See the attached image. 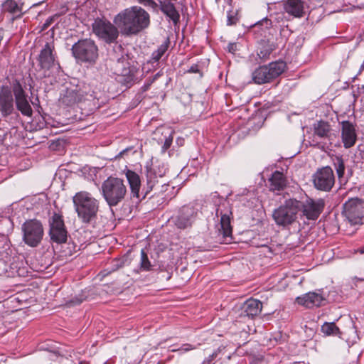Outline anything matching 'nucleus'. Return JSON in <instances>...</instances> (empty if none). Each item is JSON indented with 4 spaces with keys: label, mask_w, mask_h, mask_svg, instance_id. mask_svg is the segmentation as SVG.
I'll list each match as a JSON object with an SVG mask.
<instances>
[{
    "label": "nucleus",
    "mask_w": 364,
    "mask_h": 364,
    "mask_svg": "<svg viewBox=\"0 0 364 364\" xmlns=\"http://www.w3.org/2000/svg\"><path fill=\"white\" fill-rule=\"evenodd\" d=\"M114 23L124 35H135L147 28L150 23L149 14L139 6H132L118 14Z\"/></svg>",
    "instance_id": "obj_1"
},
{
    "label": "nucleus",
    "mask_w": 364,
    "mask_h": 364,
    "mask_svg": "<svg viewBox=\"0 0 364 364\" xmlns=\"http://www.w3.org/2000/svg\"><path fill=\"white\" fill-rule=\"evenodd\" d=\"M73 203L78 218L82 223H88L96 218L99 201L91 193L80 191L73 196Z\"/></svg>",
    "instance_id": "obj_2"
},
{
    "label": "nucleus",
    "mask_w": 364,
    "mask_h": 364,
    "mask_svg": "<svg viewBox=\"0 0 364 364\" xmlns=\"http://www.w3.org/2000/svg\"><path fill=\"white\" fill-rule=\"evenodd\" d=\"M102 196L109 206H116L127 195V186L122 179L109 177L102 184Z\"/></svg>",
    "instance_id": "obj_3"
},
{
    "label": "nucleus",
    "mask_w": 364,
    "mask_h": 364,
    "mask_svg": "<svg viewBox=\"0 0 364 364\" xmlns=\"http://www.w3.org/2000/svg\"><path fill=\"white\" fill-rule=\"evenodd\" d=\"M299 205L298 200L295 198L286 200L272 213V217L276 224L283 227L292 224L297 218Z\"/></svg>",
    "instance_id": "obj_4"
},
{
    "label": "nucleus",
    "mask_w": 364,
    "mask_h": 364,
    "mask_svg": "<svg viewBox=\"0 0 364 364\" xmlns=\"http://www.w3.org/2000/svg\"><path fill=\"white\" fill-rule=\"evenodd\" d=\"M285 68L286 64L283 61L272 62L267 65L259 66L252 73V80L258 85L270 82L279 77Z\"/></svg>",
    "instance_id": "obj_5"
},
{
    "label": "nucleus",
    "mask_w": 364,
    "mask_h": 364,
    "mask_svg": "<svg viewBox=\"0 0 364 364\" xmlns=\"http://www.w3.org/2000/svg\"><path fill=\"white\" fill-rule=\"evenodd\" d=\"M73 56L81 62L95 63L98 58V48L91 39L80 40L72 47Z\"/></svg>",
    "instance_id": "obj_6"
},
{
    "label": "nucleus",
    "mask_w": 364,
    "mask_h": 364,
    "mask_svg": "<svg viewBox=\"0 0 364 364\" xmlns=\"http://www.w3.org/2000/svg\"><path fill=\"white\" fill-rule=\"evenodd\" d=\"M53 50V44L46 43L38 55L37 65L35 66V70L41 78L48 76L49 70L56 64Z\"/></svg>",
    "instance_id": "obj_7"
},
{
    "label": "nucleus",
    "mask_w": 364,
    "mask_h": 364,
    "mask_svg": "<svg viewBox=\"0 0 364 364\" xmlns=\"http://www.w3.org/2000/svg\"><path fill=\"white\" fill-rule=\"evenodd\" d=\"M124 172L127 181L129 184L131 198L137 200V202L144 198L145 196L148 193V192L150 191L155 186V173L153 172L152 171H150L147 173V186L149 190L146 191L145 195L141 198V180L139 174L129 169L126 170Z\"/></svg>",
    "instance_id": "obj_8"
},
{
    "label": "nucleus",
    "mask_w": 364,
    "mask_h": 364,
    "mask_svg": "<svg viewBox=\"0 0 364 364\" xmlns=\"http://www.w3.org/2000/svg\"><path fill=\"white\" fill-rule=\"evenodd\" d=\"M23 240L30 247H37L44 234L42 223L38 220H28L22 225Z\"/></svg>",
    "instance_id": "obj_9"
},
{
    "label": "nucleus",
    "mask_w": 364,
    "mask_h": 364,
    "mask_svg": "<svg viewBox=\"0 0 364 364\" xmlns=\"http://www.w3.org/2000/svg\"><path fill=\"white\" fill-rule=\"evenodd\" d=\"M343 214L351 224L360 223L364 215V201L358 198L349 199L343 205Z\"/></svg>",
    "instance_id": "obj_10"
},
{
    "label": "nucleus",
    "mask_w": 364,
    "mask_h": 364,
    "mask_svg": "<svg viewBox=\"0 0 364 364\" xmlns=\"http://www.w3.org/2000/svg\"><path fill=\"white\" fill-rule=\"evenodd\" d=\"M48 223L50 226L49 235L50 240L58 244L66 242L68 231L66 230L63 216L55 213L49 218Z\"/></svg>",
    "instance_id": "obj_11"
},
{
    "label": "nucleus",
    "mask_w": 364,
    "mask_h": 364,
    "mask_svg": "<svg viewBox=\"0 0 364 364\" xmlns=\"http://www.w3.org/2000/svg\"><path fill=\"white\" fill-rule=\"evenodd\" d=\"M218 216H220V228L218 235H222L223 242H230L232 240V227L230 225V216L232 212L230 210L228 203L221 204L216 210Z\"/></svg>",
    "instance_id": "obj_12"
},
{
    "label": "nucleus",
    "mask_w": 364,
    "mask_h": 364,
    "mask_svg": "<svg viewBox=\"0 0 364 364\" xmlns=\"http://www.w3.org/2000/svg\"><path fill=\"white\" fill-rule=\"evenodd\" d=\"M94 33L107 43L114 41L118 37L117 28L109 21L96 19L92 23Z\"/></svg>",
    "instance_id": "obj_13"
},
{
    "label": "nucleus",
    "mask_w": 364,
    "mask_h": 364,
    "mask_svg": "<svg viewBox=\"0 0 364 364\" xmlns=\"http://www.w3.org/2000/svg\"><path fill=\"white\" fill-rule=\"evenodd\" d=\"M12 92L15 97V105L21 113L27 117H31L33 110L28 100V96L19 81L15 80L12 85Z\"/></svg>",
    "instance_id": "obj_14"
},
{
    "label": "nucleus",
    "mask_w": 364,
    "mask_h": 364,
    "mask_svg": "<svg viewBox=\"0 0 364 364\" xmlns=\"http://www.w3.org/2000/svg\"><path fill=\"white\" fill-rule=\"evenodd\" d=\"M298 203L299 212L301 210L303 215L309 220L317 219L324 208V201L322 199L314 200L306 197L304 200H298Z\"/></svg>",
    "instance_id": "obj_15"
},
{
    "label": "nucleus",
    "mask_w": 364,
    "mask_h": 364,
    "mask_svg": "<svg viewBox=\"0 0 364 364\" xmlns=\"http://www.w3.org/2000/svg\"><path fill=\"white\" fill-rule=\"evenodd\" d=\"M114 73L123 77L120 80L126 85H131L134 80V68L130 66L127 55H122L114 63Z\"/></svg>",
    "instance_id": "obj_16"
},
{
    "label": "nucleus",
    "mask_w": 364,
    "mask_h": 364,
    "mask_svg": "<svg viewBox=\"0 0 364 364\" xmlns=\"http://www.w3.org/2000/svg\"><path fill=\"white\" fill-rule=\"evenodd\" d=\"M313 181L317 189L323 191H329L335 182L333 170L329 166H326L318 170L314 175Z\"/></svg>",
    "instance_id": "obj_17"
},
{
    "label": "nucleus",
    "mask_w": 364,
    "mask_h": 364,
    "mask_svg": "<svg viewBox=\"0 0 364 364\" xmlns=\"http://www.w3.org/2000/svg\"><path fill=\"white\" fill-rule=\"evenodd\" d=\"M12 87L3 85L0 89V112L4 117L11 115L14 111V100Z\"/></svg>",
    "instance_id": "obj_18"
},
{
    "label": "nucleus",
    "mask_w": 364,
    "mask_h": 364,
    "mask_svg": "<svg viewBox=\"0 0 364 364\" xmlns=\"http://www.w3.org/2000/svg\"><path fill=\"white\" fill-rule=\"evenodd\" d=\"M87 94L86 90H82L78 85L68 87L61 96V102L67 106H73L82 100Z\"/></svg>",
    "instance_id": "obj_19"
},
{
    "label": "nucleus",
    "mask_w": 364,
    "mask_h": 364,
    "mask_svg": "<svg viewBox=\"0 0 364 364\" xmlns=\"http://www.w3.org/2000/svg\"><path fill=\"white\" fill-rule=\"evenodd\" d=\"M296 301L299 304L311 309L322 306L325 302V298L318 292L310 291L298 296Z\"/></svg>",
    "instance_id": "obj_20"
},
{
    "label": "nucleus",
    "mask_w": 364,
    "mask_h": 364,
    "mask_svg": "<svg viewBox=\"0 0 364 364\" xmlns=\"http://www.w3.org/2000/svg\"><path fill=\"white\" fill-rule=\"evenodd\" d=\"M341 137L344 147L346 149L352 147L355 144L357 139L355 129L353 124L348 121L342 122Z\"/></svg>",
    "instance_id": "obj_21"
},
{
    "label": "nucleus",
    "mask_w": 364,
    "mask_h": 364,
    "mask_svg": "<svg viewBox=\"0 0 364 364\" xmlns=\"http://www.w3.org/2000/svg\"><path fill=\"white\" fill-rule=\"evenodd\" d=\"M314 127V136L311 141V144L316 146L319 144L317 138L319 139H327L329 137L331 132L330 124L323 120L316 122L313 125Z\"/></svg>",
    "instance_id": "obj_22"
},
{
    "label": "nucleus",
    "mask_w": 364,
    "mask_h": 364,
    "mask_svg": "<svg viewBox=\"0 0 364 364\" xmlns=\"http://www.w3.org/2000/svg\"><path fill=\"white\" fill-rule=\"evenodd\" d=\"M283 9L288 14L300 18L304 14V4L301 0H284Z\"/></svg>",
    "instance_id": "obj_23"
},
{
    "label": "nucleus",
    "mask_w": 364,
    "mask_h": 364,
    "mask_svg": "<svg viewBox=\"0 0 364 364\" xmlns=\"http://www.w3.org/2000/svg\"><path fill=\"white\" fill-rule=\"evenodd\" d=\"M194 210L189 206H183L180 210L179 215L176 219V225L181 229L186 228L191 225L194 215Z\"/></svg>",
    "instance_id": "obj_24"
},
{
    "label": "nucleus",
    "mask_w": 364,
    "mask_h": 364,
    "mask_svg": "<svg viewBox=\"0 0 364 364\" xmlns=\"http://www.w3.org/2000/svg\"><path fill=\"white\" fill-rule=\"evenodd\" d=\"M262 309V304L260 301L255 299L247 300L243 304V311L246 316L254 317L258 315Z\"/></svg>",
    "instance_id": "obj_25"
},
{
    "label": "nucleus",
    "mask_w": 364,
    "mask_h": 364,
    "mask_svg": "<svg viewBox=\"0 0 364 364\" xmlns=\"http://www.w3.org/2000/svg\"><path fill=\"white\" fill-rule=\"evenodd\" d=\"M269 188L272 191L283 190L287 186V180L282 172L274 171L269 179Z\"/></svg>",
    "instance_id": "obj_26"
},
{
    "label": "nucleus",
    "mask_w": 364,
    "mask_h": 364,
    "mask_svg": "<svg viewBox=\"0 0 364 364\" xmlns=\"http://www.w3.org/2000/svg\"><path fill=\"white\" fill-rule=\"evenodd\" d=\"M161 9L173 22L175 23L179 20V14L176 11L174 5L170 2H164L161 4Z\"/></svg>",
    "instance_id": "obj_27"
},
{
    "label": "nucleus",
    "mask_w": 364,
    "mask_h": 364,
    "mask_svg": "<svg viewBox=\"0 0 364 364\" xmlns=\"http://www.w3.org/2000/svg\"><path fill=\"white\" fill-rule=\"evenodd\" d=\"M321 332L326 336H338L340 330L334 322H326L321 326Z\"/></svg>",
    "instance_id": "obj_28"
},
{
    "label": "nucleus",
    "mask_w": 364,
    "mask_h": 364,
    "mask_svg": "<svg viewBox=\"0 0 364 364\" xmlns=\"http://www.w3.org/2000/svg\"><path fill=\"white\" fill-rule=\"evenodd\" d=\"M272 26V21L267 18H264L261 21L256 22L252 27L255 32H259L262 35V33L271 28Z\"/></svg>",
    "instance_id": "obj_29"
},
{
    "label": "nucleus",
    "mask_w": 364,
    "mask_h": 364,
    "mask_svg": "<svg viewBox=\"0 0 364 364\" xmlns=\"http://www.w3.org/2000/svg\"><path fill=\"white\" fill-rule=\"evenodd\" d=\"M169 41H166L165 43L161 44L156 50L153 52L151 55V60L154 62H158L162 56L166 53L168 48Z\"/></svg>",
    "instance_id": "obj_30"
},
{
    "label": "nucleus",
    "mask_w": 364,
    "mask_h": 364,
    "mask_svg": "<svg viewBox=\"0 0 364 364\" xmlns=\"http://www.w3.org/2000/svg\"><path fill=\"white\" fill-rule=\"evenodd\" d=\"M152 265L148 258L147 254L144 250L141 251V259L139 263L140 271L148 272L151 270Z\"/></svg>",
    "instance_id": "obj_31"
},
{
    "label": "nucleus",
    "mask_w": 364,
    "mask_h": 364,
    "mask_svg": "<svg viewBox=\"0 0 364 364\" xmlns=\"http://www.w3.org/2000/svg\"><path fill=\"white\" fill-rule=\"evenodd\" d=\"M3 9L9 13L16 14L20 11V8L17 3L14 0H7L3 4Z\"/></svg>",
    "instance_id": "obj_32"
},
{
    "label": "nucleus",
    "mask_w": 364,
    "mask_h": 364,
    "mask_svg": "<svg viewBox=\"0 0 364 364\" xmlns=\"http://www.w3.org/2000/svg\"><path fill=\"white\" fill-rule=\"evenodd\" d=\"M199 346H200L199 343L196 346L192 345L191 343H184L180 348L172 349V350H171V352H178L180 354H183V353H187L190 350L197 349Z\"/></svg>",
    "instance_id": "obj_33"
},
{
    "label": "nucleus",
    "mask_w": 364,
    "mask_h": 364,
    "mask_svg": "<svg viewBox=\"0 0 364 364\" xmlns=\"http://www.w3.org/2000/svg\"><path fill=\"white\" fill-rule=\"evenodd\" d=\"M272 51V48L269 45H264L261 48H259V51L258 53V55L259 58L262 60H266Z\"/></svg>",
    "instance_id": "obj_34"
},
{
    "label": "nucleus",
    "mask_w": 364,
    "mask_h": 364,
    "mask_svg": "<svg viewBox=\"0 0 364 364\" xmlns=\"http://www.w3.org/2000/svg\"><path fill=\"white\" fill-rule=\"evenodd\" d=\"M334 166L336 169V172L338 177L343 176L344 173L345 166L342 158L337 157L334 161Z\"/></svg>",
    "instance_id": "obj_35"
},
{
    "label": "nucleus",
    "mask_w": 364,
    "mask_h": 364,
    "mask_svg": "<svg viewBox=\"0 0 364 364\" xmlns=\"http://www.w3.org/2000/svg\"><path fill=\"white\" fill-rule=\"evenodd\" d=\"M161 75V72L157 73L154 76L152 77H149L146 79V82H144V85L141 87V90L142 92H146L148 90H149L151 85Z\"/></svg>",
    "instance_id": "obj_36"
},
{
    "label": "nucleus",
    "mask_w": 364,
    "mask_h": 364,
    "mask_svg": "<svg viewBox=\"0 0 364 364\" xmlns=\"http://www.w3.org/2000/svg\"><path fill=\"white\" fill-rule=\"evenodd\" d=\"M220 352V348H218L217 350H214V352L212 354H210L208 357L205 358L202 364H214V360L218 357Z\"/></svg>",
    "instance_id": "obj_37"
},
{
    "label": "nucleus",
    "mask_w": 364,
    "mask_h": 364,
    "mask_svg": "<svg viewBox=\"0 0 364 364\" xmlns=\"http://www.w3.org/2000/svg\"><path fill=\"white\" fill-rule=\"evenodd\" d=\"M137 1L144 6L151 8L154 10H156L157 8V4L153 0H137Z\"/></svg>",
    "instance_id": "obj_38"
},
{
    "label": "nucleus",
    "mask_w": 364,
    "mask_h": 364,
    "mask_svg": "<svg viewBox=\"0 0 364 364\" xmlns=\"http://www.w3.org/2000/svg\"><path fill=\"white\" fill-rule=\"evenodd\" d=\"M232 12L228 13V25H233L236 23L237 18Z\"/></svg>",
    "instance_id": "obj_39"
},
{
    "label": "nucleus",
    "mask_w": 364,
    "mask_h": 364,
    "mask_svg": "<svg viewBox=\"0 0 364 364\" xmlns=\"http://www.w3.org/2000/svg\"><path fill=\"white\" fill-rule=\"evenodd\" d=\"M172 141H173L172 136H170V137L166 139V140L164 143V145L162 146L163 149L164 150L168 149L171 146V145L172 144Z\"/></svg>",
    "instance_id": "obj_40"
},
{
    "label": "nucleus",
    "mask_w": 364,
    "mask_h": 364,
    "mask_svg": "<svg viewBox=\"0 0 364 364\" xmlns=\"http://www.w3.org/2000/svg\"><path fill=\"white\" fill-rule=\"evenodd\" d=\"M188 72L191 73H198L199 70H198V65H192L189 68Z\"/></svg>",
    "instance_id": "obj_41"
},
{
    "label": "nucleus",
    "mask_w": 364,
    "mask_h": 364,
    "mask_svg": "<svg viewBox=\"0 0 364 364\" xmlns=\"http://www.w3.org/2000/svg\"><path fill=\"white\" fill-rule=\"evenodd\" d=\"M364 282V279L355 278L354 279V284L356 287L358 286V283Z\"/></svg>",
    "instance_id": "obj_42"
},
{
    "label": "nucleus",
    "mask_w": 364,
    "mask_h": 364,
    "mask_svg": "<svg viewBox=\"0 0 364 364\" xmlns=\"http://www.w3.org/2000/svg\"><path fill=\"white\" fill-rule=\"evenodd\" d=\"M358 252L360 254H364V245L358 250Z\"/></svg>",
    "instance_id": "obj_43"
},
{
    "label": "nucleus",
    "mask_w": 364,
    "mask_h": 364,
    "mask_svg": "<svg viewBox=\"0 0 364 364\" xmlns=\"http://www.w3.org/2000/svg\"><path fill=\"white\" fill-rule=\"evenodd\" d=\"M122 262H119V261H117V264H116V266H117V268H119L121 267H122Z\"/></svg>",
    "instance_id": "obj_44"
},
{
    "label": "nucleus",
    "mask_w": 364,
    "mask_h": 364,
    "mask_svg": "<svg viewBox=\"0 0 364 364\" xmlns=\"http://www.w3.org/2000/svg\"><path fill=\"white\" fill-rule=\"evenodd\" d=\"M363 68H364V63H363V65H361L360 71H361V70L363 69Z\"/></svg>",
    "instance_id": "obj_45"
},
{
    "label": "nucleus",
    "mask_w": 364,
    "mask_h": 364,
    "mask_svg": "<svg viewBox=\"0 0 364 364\" xmlns=\"http://www.w3.org/2000/svg\"><path fill=\"white\" fill-rule=\"evenodd\" d=\"M124 151H125V150H124V151H121V152L119 153V155H120V156H122V155L124 154Z\"/></svg>",
    "instance_id": "obj_46"
}]
</instances>
